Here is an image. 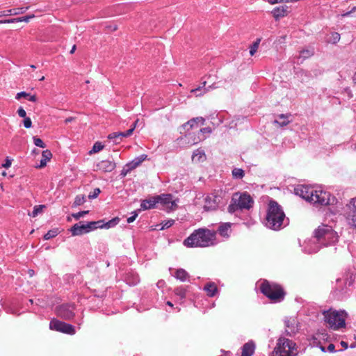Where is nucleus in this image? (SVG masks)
<instances>
[{
    "mask_svg": "<svg viewBox=\"0 0 356 356\" xmlns=\"http://www.w3.org/2000/svg\"><path fill=\"white\" fill-rule=\"evenodd\" d=\"M216 233L207 228H200L193 231L183 242L187 248H206L213 245Z\"/></svg>",
    "mask_w": 356,
    "mask_h": 356,
    "instance_id": "1",
    "label": "nucleus"
},
{
    "mask_svg": "<svg viewBox=\"0 0 356 356\" xmlns=\"http://www.w3.org/2000/svg\"><path fill=\"white\" fill-rule=\"evenodd\" d=\"M285 213L282 207L277 202L270 200L266 217V227L273 230H279L282 228Z\"/></svg>",
    "mask_w": 356,
    "mask_h": 356,
    "instance_id": "2",
    "label": "nucleus"
},
{
    "mask_svg": "<svg viewBox=\"0 0 356 356\" xmlns=\"http://www.w3.org/2000/svg\"><path fill=\"white\" fill-rule=\"evenodd\" d=\"M261 292L273 302L282 301L286 296L284 288L278 284L264 280L260 285Z\"/></svg>",
    "mask_w": 356,
    "mask_h": 356,
    "instance_id": "3",
    "label": "nucleus"
},
{
    "mask_svg": "<svg viewBox=\"0 0 356 356\" xmlns=\"http://www.w3.org/2000/svg\"><path fill=\"white\" fill-rule=\"evenodd\" d=\"M325 322L330 328L337 330L346 327V320L348 314L344 310H334L330 309L323 312Z\"/></svg>",
    "mask_w": 356,
    "mask_h": 356,
    "instance_id": "4",
    "label": "nucleus"
},
{
    "mask_svg": "<svg viewBox=\"0 0 356 356\" xmlns=\"http://www.w3.org/2000/svg\"><path fill=\"white\" fill-rule=\"evenodd\" d=\"M296 345L293 341L284 337L278 339L273 356H296Z\"/></svg>",
    "mask_w": 356,
    "mask_h": 356,
    "instance_id": "5",
    "label": "nucleus"
},
{
    "mask_svg": "<svg viewBox=\"0 0 356 356\" xmlns=\"http://www.w3.org/2000/svg\"><path fill=\"white\" fill-rule=\"evenodd\" d=\"M315 237L318 241L325 245L335 243L338 241V235L332 227L323 225L315 231Z\"/></svg>",
    "mask_w": 356,
    "mask_h": 356,
    "instance_id": "6",
    "label": "nucleus"
},
{
    "mask_svg": "<svg viewBox=\"0 0 356 356\" xmlns=\"http://www.w3.org/2000/svg\"><path fill=\"white\" fill-rule=\"evenodd\" d=\"M49 328L51 330H55L71 335L74 334L76 332L74 327L72 325L60 321L56 318H53L51 320L49 323Z\"/></svg>",
    "mask_w": 356,
    "mask_h": 356,
    "instance_id": "7",
    "label": "nucleus"
},
{
    "mask_svg": "<svg viewBox=\"0 0 356 356\" xmlns=\"http://www.w3.org/2000/svg\"><path fill=\"white\" fill-rule=\"evenodd\" d=\"M222 201V197L218 195L211 194L204 199V209L206 211L216 210Z\"/></svg>",
    "mask_w": 356,
    "mask_h": 356,
    "instance_id": "8",
    "label": "nucleus"
},
{
    "mask_svg": "<svg viewBox=\"0 0 356 356\" xmlns=\"http://www.w3.org/2000/svg\"><path fill=\"white\" fill-rule=\"evenodd\" d=\"M74 306L72 305H63L56 308L57 316L65 320H70L74 316Z\"/></svg>",
    "mask_w": 356,
    "mask_h": 356,
    "instance_id": "9",
    "label": "nucleus"
},
{
    "mask_svg": "<svg viewBox=\"0 0 356 356\" xmlns=\"http://www.w3.org/2000/svg\"><path fill=\"white\" fill-rule=\"evenodd\" d=\"M146 158L147 155L145 154H142L135 158L134 160H132L131 162L128 163L123 167V169L120 172V175L122 177L126 176L129 172H131L132 170L135 169L136 167L140 165L141 163L146 159Z\"/></svg>",
    "mask_w": 356,
    "mask_h": 356,
    "instance_id": "10",
    "label": "nucleus"
},
{
    "mask_svg": "<svg viewBox=\"0 0 356 356\" xmlns=\"http://www.w3.org/2000/svg\"><path fill=\"white\" fill-rule=\"evenodd\" d=\"M330 194L321 190H314L313 196L310 202L318 203L321 205H327L330 203Z\"/></svg>",
    "mask_w": 356,
    "mask_h": 356,
    "instance_id": "11",
    "label": "nucleus"
},
{
    "mask_svg": "<svg viewBox=\"0 0 356 356\" xmlns=\"http://www.w3.org/2000/svg\"><path fill=\"white\" fill-rule=\"evenodd\" d=\"M159 203L170 210H175L177 205L175 200H172L171 194H161L156 195Z\"/></svg>",
    "mask_w": 356,
    "mask_h": 356,
    "instance_id": "12",
    "label": "nucleus"
},
{
    "mask_svg": "<svg viewBox=\"0 0 356 356\" xmlns=\"http://www.w3.org/2000/svg\"><path fill=\"white\" fill-rule=\"evenodd\" d=\"M295 191L297 195L310 202L313 196L314 188L306 185H300L295 188Z\"/></svg>",
    "mask_w": 356,
    "mask_h": 356,
    "instance_id": "13",
    "label": "nucleus"
},
{
    "mask_svg": "<svg viewBox=\"0 0 356 356\" xmlns=\"http://www.w3.org/2000/svg\"><path fill=\"white\" fill-rule=\"evenodd\" d=\"M236 203L239 209H248L252 207V200L250 195L243 193L236 199Z\"/></svg>",
    "mask_w": 356,
    "mask_h": 356,
    "instance_id": "14",
    "label": "nucleus"
},
{
    "mask_svg": "<svg viewBox=\"0 0 356 356\" xmlns=\"http://www.w3.org/2000/svg\"><path fill=\"white\" fill-rule=\"evenodd\" d=\"M205 119L202 117L193 118L183 124L184 129L189 130L190 129L197 128L200 125H204Z\"/></svg>",
    "mask_w": 356,
    "mask_h": 356,
    "instance_id": "15",
    "label": "nucleus"
},
{
    "mask_svg": "<svg viewBox=\"0 0 356 356\" xmlns=\"http://www.w3.org/2000/svg\"><path fill=\"white\" fill-rule=\"evenodd\" d=\"M70 232L72 236H80L89 232L86 224H83V222L82 221L74 224L71 227Z\"/></svg>",
    "mask_w": 356,
    "mask_h": 356,
    "instance_id": "16",
    "label": "nucleus"
},
{
    "mask_svg": "<svg viewBox=\"0 0 356 356\" xmlns=\"http://www.w3.org/2000/svg\"><path fill=\"white\" fill-rule=\"evenodd\" d=\"M156 204H159L156 195L150 197L148 199L142 201L140 210H147L155 208Z\"/></svg>",
    "mask_w": 356,
    "mask_h": 356,
    "instance_id": "17",
    "label": "nucleus"
},
{
    "mask_svg": "<svg viewBox=\"0 0 356 356\" xmlns=\"http://www.w3.org/2000/svg\"><path fill=\"white\" fill-rule=\"evenodd\" d=\"M288 7L286 6H281L275 7L272 10V14L276 21L280 20V18L284 17V16L287 15L289 11H288Z\"/></svg>",
    "mask_w": 356,
    "mask_h": 356,
    "instance_id": "18",
    "label": "nucleus"
},
{
    "mask_svg": "<svg viewBox=\"0 0 356 356\" xmlns=\"http://www.w3.org/2000/svg\"><path fill=\"white\" fill-rule=\"evenodd\" d=\"M207 296L214 297L218 291L217 285L214 282H208L204 286Z\"/></svg>",
    "mask_w": 356,
    "mask_h": 356,
    "instance_id": "19",
    "label": "nucleus"
},
{
    "mask_svg": "<svg viewBox=\"0 0 356 356\" xmlns=\"http://www.w3.org/2000/svg\"><path fill=\"white\" fill-rule=\"evenodd\" d=\"M291 117V114H280L277 116V119L275 120L273 123L282 127L288 125L291 120L289 118Z\"/></svg>",
    "mask_w": 356,
    "mask_h": 356,
    "instance_id": "20",
    "label": "nucleus"
},
{
    "mask_svg": "<svg viewBox=\"0 0 356 356\" xmlns=\"http://www.w3.org/2000/svg\"><path fill=\"white\" fill-rule=\"evenodd\" d=\"M186 143L190 145H193L200 143L201 140L205 139V137L196 136L194 134L188 133L184 137Z\"/></svg>",
    "mask_w": 356,
    "mask_h": 356,
    "instance_id": "21",
    "label": "nucleus"
},
{
    "mask_svg": "<svg viewBox=\"0 0 356 356\" xmlns=\"http://www.w3.org/2000/svg\"><path fill=\"white\" fill-rule=\"evenodd\" d=\"M100 170L104 172H111L115 168V163L111 161H102L99 163Z\"/></svg>",
    "mask_w": 356,
    "mask_h": 356,
    "instance_id": "22",
    "label": "nucleus"
},
{
    "mask_svg": "<svg viewBox=\"0 0 356 356\" xmlns=\"http://www.w3.org/2000/svg\"><path fill=\"white\" fill-rule=\"evenodd\" d=\"M207 156L204 150L197 149L193 154L192 160L193 162L200 163L206 160Z\"/></svg>",
    "mask_w": 356,
    "mask_h": 356,
    "instance_id": "23",
    "label": "nucleus"
},
{
    "mask_svg": "<svg viewBox=\"0 0 356 356\" xmlns=\"http://www.w3.org/2000/svg\"><path fill=\"white\" fill-rule=\"evenodd\" d=\"M254 344L252 342L246 343L242 348L241 356H252L254 351Z\"/></svg>",
    "mask_w": 356,
    "mask_h": 356,
    "instance_id": "24",
    "label": "nucleus"
},
{
    "mask_svg": "<svg viewBox=\"0 0 356 356\" xmlns=\"http://www.w3.org/2000/svg\"><path fill=\"white\" fill-rule=\"evenodd\" d=\"M51 157H52V154L49 150L46 149V150L43 151L42 153V159L40 160V163L39 166L40 168L45 166L47 164V162L48 161H49Z\"/></svg>",
    "mask_w": 356,
    "mask_h": 356,
    "instance_id": "25",
    "label": "nucleus"
},
{
    "mask_svg": "<svg viewBox=\"0 0 356 356\" xmlns=\"http://www.w3.org/2000/svg\"><path fill=\"white\" fill-rule=\"evenodd\" d=\"M175 277L181 282H185L189 277V275L184 269L179 268L175 272Z\"/></svg>",
    "mask_w": 356,
    "mask_h": 356,
    "instance_id": "26",
    "label": "nucleus"
},
{
    "mask_svg": "<svg viewBox=\"0 0 356 356\" xmlns=\"http://www.w3.org/2000/svg\"><path fill=\"white\" fill-rule=\"evenodd\" d=\"M29 7L26 8H16L8 10L6 12L8 13L4 14V15H17L19 14H22L25 13L28 10Z\"/></svg>",
    "mask_w": 356,
    "mask_h": 356,
    "instance_id": "27",
    "label": "nucleus"
},
{
    "mask_svg": "<svg viewBox=\"0 0 356 356\" xmlns=\"http://www.w3.org/2000/svg\"><path fill=\"white\" fill-rule=\"evenodd\" d=\"M230 225L229 224H223L221 225L218 228V232L222 236H228V231L229 230Z\"/></svg>",
    "mask_w": 356,
    "mask_h": 356,
    "instance_id": "28",
    "label": "nucleus"
},
{
    "mask_svg": "<svg viewBox=\"0 0 356 356\" xmlns=\"http://www.w3.org/2000/svg\"><path fill=\"white\" fill-rule=\"evenodd\" d=\"M206 83H207V82H206V81H203V82L201 83V84H202V86H198V87H197V88H196L192 89V90H191V92H192V93H196V92H198V91H202V89H203L202 92H200V94H197V95H196L197 96L201 95H202L203 93L207 92V91H209V89H207V88H204V87H205V86H206Z\"/></svg>",
    "mask_w": 356,
    "mask_h": 356,
    "instance_id": "29",
    "label": "nucleus"
},
{
    "mask_svg": "<svg viewBox=\"0 0 356 356\" xmlns=\"http://www.w3.org/2000/svg\"><path fill=\"white\" fill-rule=\"evenodd\" d=\"M135 129V125L131 127L129 129L126 131H119L118 135L120 136V140H122L123 138H127L130 136Z\"/></svg>",
    "mask_w": 356,
    "mask_h": 356,
    "instance_id": "30",
    "label": "nucleus"
},
{
    "mask_svg": "<svg viewBox=\"0 0 356 356\" xmlns=\"http://www.w3.org/2000/svg\"><path fill=\"white\" fill-rule=\"evenodd\" d=\"M45 207L44 205H37V206H35L34 207V209H33V211H32L31 213H29V216L35 218L36 217L38 213H40L42 212L43 211V209Z\"/></svg>",
    "mask_w": 356,
    "mask_h": 356,
    "instance_id": "31",
    "label": "nucleus"
},
{
    "mask_svg": "<svg viewBox=\"0 0 356 356\" xmlns=\"http://www.w3.org/2000/svg\"><path fill=\"white\" fill-rule=\"evenodd\" d=\"M86 202V198L84 195H77L74 201L73 207H76L78 206L82 205Z\"/></svg>",
    "mask_w": 356,
    "mask_h": 356,
    "instance_id": "32",
    "label": "nucleus"
},
{
    "mask_svg": "<svg viewBox=\"0 0 356 356\" xmlns=\"http://www.w3.org/2000/svg\"><path fill=\"white\" fill-rule=\"evenodd\" d=\"M261 42V38L257 39V40L253 42V44L250 47V54L253 56L257 51L259 43Z\"/></svg>",
    "mask_w": 356,
    "mask_h": 356,
    "instance_id": "33",
    "label": "nucleus"
},
{
    "mask_svg": "<svg viewBox=\"0 0 356 356\" xmlns=\"http://www.w3.org/2000/svg\"><path fill=\"white\" fill-rule=\"evenodd\" d=\"M104 145L101 142H96L92 149L90 151V154L97 153L104 149Z\"/></svg>",
    "mask_w": 356,
    "mask_h": 356,
    "instance_id": "34",
    "label": "nucleus"
},
{
    "mask_svg": "<svg viewBox=\"0 0 356 356\" xmlns=\"http://www.w3.org/2000/svg\"><path fill=\"white\" fill-rule=\"evenodd\" d=\"M314 50L312 49H304L300 51V57H302L303 59L309 58L312 55H314Z\"/></svg>",
    "mask_w": 356,
    "mask_h": 356,
    "instance_id": "35",
    "label": "nucleus"
},
{
    "mask_svg": "<svg viewBox=\"0 0 356 356\" xmlns=\"http://www.w3.org/2000/svg\"><path fill=\"white\" fill-rule=\"evenodd\" d=\"M120 221V219L119 218L116 217V218H114L110 220H108V222H105V228L106 229H108L110 227H112L115 225H116Z\"/></svg>",
    "mask_w": 356,
    "mask_h": 356,
    "instance_id": "36",
    "label": "nucleus"
},
{
    "mask_svg": "<svg viewBox=\"0 0 356 356\" xmlns=\"http://www.w3.org/2000/svg\"><path fill=\"white\" fill-rule=\"evenodd\" d=\"M57 234H58L57 229L49 230V231H48V232L46 234H44V238L45 240H49L50 238H52L56 236Z\"/></svg>",
    "mask_w": 356,
    "mask_h": 356,
    "instance_id": "37",
    "label": "nucleus"
},
{
    "mask_svg": "<svg viewBox=\"0 0 356 356\" xmlns=\"http://www.w3.org/2000/svg\"><path fill=\"white\" fill-rule=\"evenodd\" d=\"M175 293L181 298H184L186 297V289L183 287H178L175 289Z\"/></svg>",
    "mask_w": 356,
    "mask_h": 356,
    "instance_id": "38",
    "label": "nucleus"
},
{
    "mask_svg": "<svg viewBox=\"0 0 356 356\" xmlns=\"http://www.w3.org/2000/svg\"><path fill=\"white\" fill-rule=\"evenodd\" d=\"M33 143L35 146L44 148L46 147V145L39 138H37L36 136L33 137Z\"/></svg>",
    "mask_w": 356,
    "mask_h": 356,
    "instance_id": "39",
    "label": "nucleus"
},
{
    "mask_svg": "<svg viewBox=\"0 0 356 356\" xmlns=\"http://www.w3.org/2000/svg\"><path fill=\"white\" fill-rule=\"evenodd\" d=\"M232 201L234 202L233 204H231L229 207H228V211L230 213H234V211H236L237 209H239V207H238V205H237V203H236V197H234L232 199Z\"/></svg>",
    "mask_w": 356,
    "mask_h": 356,
    "instance_id": "40",
    "label": "nucleus"
},
{
    "mask_svg": "<svg viewBox=\"0 0 356 356\" xmlns=\"http://www.w3.org/2000/svg\"><path fill=\"white\" fill-rule=\"evenodd\" d=\"M232 175L234 177L242 178L244 176V171L241 168H234L232 170Z\"/></svg>",
    "mask_w": 356,
    "mask_h": 356,
    "instance_id": "41",
    "label": "nucleus"
},
{
    "mask_svg": "<svg viewBox=\"0 0 356 356\" xmlns=\"http://www.w3.org/2000/svg\"><path fill=\"white\" fill-rule=\"evenodd\" d=\"M108 138L110 140H113L115 143H119L121 140H120V136L118 135V132H113L110 134L108 136Z\"/></svg>",
    "mask_w": 356,
    "mask_h": 356,
    "instance_id": "42",
    "label": "nucleus"
},
{
    "mask_svg": "<svg viewBox=\"0 0 356 356\" xmlns=\"http://www.w3.org/2000/svg\"><path fill=\"white\" fill-rule=\"evenodd\" d=\"M89 211H82L78 213H72V216L76 220H79L80 218L84 216L86 214H88Z\"/></svg>",
    "mask_w": 356,
    "mask_h": 356,
    "instance_id": "43",
    "label": "nucleus"
},
{
    "mask_svg": "<svg viewBox=\"0 0 356 356\" xmlns=\"http://www.w3.org/2000/svg\"><path fill=\"white\" fill-rule=\"evenodd\" d=\"M100 192H101V191H100V189L99 188H95L93 191V192L90 193L88 195V198L89 199H95V198L97 197V196L99 195Z\"/></svg>",
    "mask_w": 356,
    "mask_h": 356,
    "instance_id": "44",
    "label": "nucleus"
},
{
    "mask_svg": "<svg viewBox=\"0 0 356 356\" xmlns=\"http://www.w3.org/2000/svg\"><path fill=\"white\" fill-rule=\"evenodd\" d=\"M23 124L25 128L29 129L32 126V122L30 118L25 117L24 118Z\"/></svg>",
    "mask_w": 356,
    "mask_h": 356,
    "instance_id": "45",
    "label": "nucleus"
},
{
    "mask_svg": "<svg viewBox=\"0 0 356 356\" xmlns=\"http://www.w3.org/2000/svg\"><path fill=\"white\" fill-rule=\"evenodd\" d=\"M174 222H175L174 220H170L165 222V223H163V225L161 227V229H168V228L170 227L174 224Z\"/></svg>",
    "mask_w": 356,
    "mask_h": 356,
    "instance_id": "46",
    "label": "nucleus"
},
{
    "mask_svg": "<svg viewBox=\"0 0 356 356\" xmlns=\"http://www.w3.org/2000/svg\"><path fill=\"white\" fill-rule=\"evenodd\" d=\"M88 231H91L97 228L95 221L89 222L86 224Z\"/></svg>",
    "mask_w": 356,
    "mask_h": 356,
    "instance_id": "47",
    "label": "nucleus"
},
{
    "mask_svg": "<svg viewBox=\"0 0 356 356\" xmlns=\"http://www.w3.org/2000/svg\"><path fill=\"white\" fill-rule=\"evenodd\" d=\"M29 96V93L23 91V92H20L17 93V95L15 96V99L19 100L22 97H28Z\"/></svg>",
    "mask_w": 356,
    "mask_h": 356,
    "instance_id": "48",
    "label": "nucleus"
},
{
    "mask_svg": "<svg viewBox=\"0 0 356 356\" xmlns=\"http://www.w3.org/2000/svg\"><path fill=\"white\" fill-rule=\"evenodd\" d=\"M355 15V16L356 17V7H353L350 11L348 12H346L343 14H342V17H348L350 16V15Z\"/></svg>",
    "mask_w": 356,
    "mask_h": 356,
    "instance_id": "49",
    "label": "nucleus"
},
{
    "mask_svg": "<svg viewBox=\"0 0 356 356\" xmlns=\"http://www.w3.org/2000/svg\"><path fill=\"white\" fill-rule=\"evenodd\" d=\"M33 17H34L33 15H29V16H24V17H18V20H19V22H29V19L33 18Z\"/></svg>",
    "mask_w": 356,
    "mask_h": 356,
    "instance_id": "50",
    "label": "nucleus"
},
{
    "mask_svg": "<svg viewBox=\"0 0 356 356\" xmlns=\"http://www.w3.org/2000/svg\"><path fill=\"white\" fill-rule=\"evenodd\" d=\"M17 114L19 115V117L21 118H25L26 117V113L25 111V110L22 108V107H19L17 110Z\"/></svg>",
    "mask_w": 356,
    "mask_h": 356,
    "instance_id": "51",
    "label": "nucleus"
},
{
    "mask_svg": "<svg viewBox=\"0 0 356 356\" xmlns=\"http://www.w3.org/2000/svg\"><path fill=\"white\" fill-rule=\"evenodd\" d=\"M350 204L351 206H353V212H354L353 215H356V197H354V198L351 199V200L350 202Z\"/></svg>",
    "mask_w": 356,
    "mask_h": 356,
    "instance_id": "52",
    "label": "nucleus"
},
{
    "mask_svg": "<svg viewBox=\"0 0 356 356\" xmlns=\"http://www.w3.org/2000/svg\"><path fill=\"white\" fill-rule=\"evenodd\" d=\"M95 225H97V228H105V222L104 220H100L98 221H95Z\"/></svg>",
    "mask_w": 356,
    "mask_h": 356,
    "instance_id": "53",
    "label": "nucleus"
},
{
    "mask_svg": "<svg viewBox=\"0 0 356 356\" xmlns=\"http://www.w3.org/2000/svg\"><path fill=\"white\" fill-rule=\"evenodd\" d=\"M133 213H134V215L132 216L127 218L128 223H131V222H134L136 220V217L138 216L137 211H134Z\"/></svg>",
    "mask_w": 356,
    "mask_h": 356,
    "instance_id": "54",
    "label": "nucleus"
},
{
    "mask_svg": "<svg viewBox=\"0 0 356 356\" xmlns=\"http://www.w3.org/2000/svg\"><path fill=\"white\" fill-rule=\"evenodd\" d=\"M19 22L18 18H13L10 19H6V20H0V24L3 23H14Z\"/></svg>",
    "mask_w": 356,
    "mask_h": 356,
    "instance_id": "55",
    "label": "nucleus"
},
{
    "mask_svg": "<svg viewBox=\"0 0 356 356\" xmlns=\"http://www.w3.org/2000/svg\"><path fill=\"white\" fill-rule=\"evenodd\" d=\"M211 131L212 130L210 127H205V128H202L200 129V132H201L202 134H211Z\"/></svg>",
    "mask_w": 356,
    "mask_h": 356,
    "instance_id": "56",
    "label": "nucleus"
},
{
    "mask_svg": "<svg viewBox=\"0 0 356 356\" xmlns=\"http://www.w3.org/2000/svg\"><path fill=\"white\" fill-rule=\"evenodd\" d=\"M289 321H286V327L289 328V329H286V332L289 335H291V334L295 333V332H296V331H295L293 329H291V328L289 327Z\"/></svg>",
    "mask_w": 356,
    "mask_h": 356,
    "instance_id": "57",
    "label": "nucleus"
},
{
    "mask_svg": "<svg viewBox=\"0 0 356 356\" xmlns=\"http://www.w3.org/2000/svg\"><path fill=\"white\" fill-rule=\"evenodd\" d=\"M327 350L330 353H334L335 351V346L333 343H330L327 346Z\"/></svg>",
    "mask_w": 356,
    "mask_h": 356,
    "instance_id": "58",
    "label": "nucleus"
},
{
    "mask_svg": "<svg viewBox=\"0 0 356 356\" xmlns=\"http://www.w3.org/2000/svg\"><path fill=\"white\" fill-rule=\"evenodd\" d=\"M333 39H334V42H338L340 40L339 34L338 33H334L333 34Z\"/></svg>",
    "mask_w": 356,
    "mask_h": 356,
    "instance_id": "59",
    "label": "nucleus"
},
{
    "mask_svg": "<svg viewBox=\"0 0 356 356\" xmlns=\"http://www.w3.org/2000/svg\"><path fill=\"white\" fill-rule=\"evenodd\" d=\"M37 97L36 95H30L29 96V100L31 101V102H35L37 101Z\"/></svg>",
    "mask_w": 356,
    "mask_h": 356,
    "instance_id": "60",
    "label": "nucleus"
},
{
    "mask_svg": "<svg viewBox=\"0 0 356 356\" xmlns=\"http://www.w3.org/2000/svg\"><path fill=\"white\" fill-rule=\"evenodd\" d=\"M283 1H284V0H268V2L270 4H275V3H282Z\"/></svg>",
    "mask_w": 356,
    "mask_h": 356,
    "instance_id": "61",
    "label": "nucleus"
},
{
    "mask_svg": "<svg viewBox=\"0 0 356 356\" xmlns=\"http://www.w3.org/2000/svg\"><path fill=\"white\" fill-rule=\"evenodd\" d=\"M340 344H341V346L344 349H346V348H348V343H347V342H346V341H341L340 342Z\"/></svg>",
    "mask_w": 356,
    "mask_h": 356,
    "instance_id": "62",
    "label": "nucleus"
},
{
    "mask_svg": "<svg viewBox=\"0 0 356 356\" xmlns=\"http://www.w3.org/2000/svg\"><path fill=\"white\" fill-rule=\"evenodd\" d=\"M28 274H29V277H32L35 275V272H34V270H32V269H29V270H28Z\"/></svg>",
    "mask_w": 356,
    "mask_h": 356,
    "instance_id": "63",
    "label": "nucleus"
},
{
    "mask_svg": "<svg viewBox=\"0 0 356 356\" xmlns=\"http://www.w3.org/2000/svg\"><path fill=\"white\" fill-rule=\"evenodd\" d=\"M0 175H1L3 177L6 176V170L4 169H3L2 168H0Z\"/></svg>",
    "mask_w": 356,
    "mask_h": 356,
    "instance_id": "64",
    "label": "nucleus"
}]
</instances>
